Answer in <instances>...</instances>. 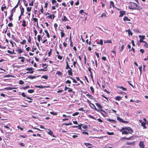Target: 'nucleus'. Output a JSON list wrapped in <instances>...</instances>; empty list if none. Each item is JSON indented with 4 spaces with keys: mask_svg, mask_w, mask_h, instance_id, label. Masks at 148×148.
<instances>
[{
    "mask_svg": "<svg viewBox=\"0 0 148 148\" xmlns=\"http://www.w3.org/2000/svg\"><path fill=\"white\" fill-rule=\"evenodd\" d=\"M35 87L36 88H49V86H42L41 85H40L39 86H35Z\"/></svg>",
    "mask_w": 148,
    "mask_h": 148,
    "instance_id": "16",
    "label": "nucleus"
},
{
    "mask_svg": "<svg viewBox=\"0 0 148 148\" xmlns=\"http://www.w3.org/2000/svg\"><path fill=\"white\" fill-rule=\"evenodd\" d=\"M34 90L32 89H29L28 90V92L30 93H32L34 92Z\"/></svg>",
    "mask_w": 148,
    "mask_h": 148,
    "instance_id": "37",
    "label": "nucleus"
},
{
    "mask_svg": "<svg viewBox=\"0 0 148 148\" xmlns=\"http://www.w3.org/2000/svg\"><path fill=\"white\" fill-rule=\"evenodd\" d=\"M7 52L8 53L11 54H15V53H14V49H13V51H11L10 50H8L7 51Z\"/></svg>",
    "mask_w": 148,
    "mask_h": 148,
    "instance_id": "30",
    "label": "nucleus"
},
{
    "mask_svg": "<svg viewBox=\"0 0 148 148\" xmlns=\"http://www.w3.org/2000/svg\"><path fill=\"white\" fill-rule=\"evenodd\" d=\"M45 33L46 34V36L48 38H49L50 37L49 34L47 30H44Z\"/></svg>",
    "mask_w": 148,
    "mask_h": 148,
    "instance_id": "22",
    "label": "nucleus"
},
{
    "mask_svg": "<svg viewBox=\"0 0 148 148\" xmlns=\"http://www.w3.org/2000/svg\"><path fill=\"white\" fill-rule=\"evenodd\" d=\"M26 42V41L24 39L20 43L21 44L24 45V44H25Z\"/></svg>",
    "mask_w": 148,
    "mask_h": 148,
    "instance_id": "39",
    "label": "nucleus"
},
{
    "mask_svg": "<svg viewBox=\"0 0 148 148\" xmlns=\"http://www.w3.org/2000/svg\"><path fill=\"white\" fill-rule=\"evenodd\" d=\"M8 26L9 27H12L13 26V24H12V23H9L8 25Z\"/></svg>",
    "mask_w": 148,
    "mask_h": 148,
    "instance_id": "64",
    "label": "nucleus"
},
{
    "mask_svg": "<svg viewBox=\"0 0 148 148\" xmlns=\"http://www.w3.org/2000/svg\"><path fill=\"white\" fill-rule=\"evenodd\" d=\"M32 9V7H28L27 8V12H29L31 11Z\"/></svg>",
    "mask_w": 148,
    "mask_h": 148,
    "instance_id": "32",
    "label": "nucleus"
},
{
    "mask_svg": "<svg viewBox=\"0 0 148 148\" xmlns=\"http://www.w3.org/2000/svg\"><path fill=\"white\" fill-rule=\"evenodd\" d=\"M139 37L140 39H141L144 40L145 39V36L144 35L143 36H140L139 35Z\"/></svg>",
    "mask_w": 148,
    "mask_h": 148,
    "instance_id": "47",
    "label": "nucleus"
},
{
    "mask_svg": "<svg viewBox=\"0 0 148 148\" xmlns=\"http://www.w3.org/2000/svg\"><path fill=\"white\" fill-rule=\"evenodd\" d=\"M126 12L125 11H120L119 13H120V14L119 16V17H122L125 14Z\"/></svg>",
    "mask_w": 148,
    "mask_h": 148,
    "instance_id": "13",
    "label": "nucleus"
},
{
    "mask_svg": "<svg viewBox=\"0 0 148 148\" xmlns=\"http://www.w3.org/2000/svg\"><path fill=\"white\" fill-rule=\"evenodd\" d=\"M62 22L69 21V20L67 18L65 15H63L62 18Z\"/></svg>",
    "mask_w": 148,
    "mask_h": 148,
    "instance_id": "7",
    "label": "nucleus"
},
{
    "mask_svg": "<svg viewBox=\"0 0 148 148\" xmlns=\"http://www.w3.org/2000/svg\"><path fill=\"white\" fill-rule=\"evenodd\" d=\"M36 77L35 76H34L32 75H30L28 77V78L30 79H33L36 78Z\"/></svg>",
    "mask_w": 148,
    "mask_h": 148,
    "instance_id": "42",
    "label": "nucleus"
},
{
    "mask_svg": "<svg viewBox=\"0 0 148 148\" xmlns=\"http://www.w3.org/2000/svg\"><path fill=\"white\" fill-rule=\"evenodd\" d=\"M34 69L32 67H31L30 68H27L26 69V70L27 71H27L26 73H30L32 74L33 73L34 71H33V69Z\"/></svg>",
    "mask_w": 148,
    "mask_h": 148,
    "instance_id": "4",
    "label": "nucleus"
},
{
    "mask_svg": "<svg viewBox=\"0 0 148 148\" xmlns=\"http://www.w3.org/2000/svg\"><path fill=\"white\" fill-rule=\"evenodd\" d=\"M50 114L53 115H58V113H54L53 112H50Z\"/></svg>",
    "mask_w": 148,
    "mask_h": 148,
    "instance_id": "50",
    "label": "nucleus"
},
{
    "mask_svg": "<svg viewBox=\"0 0 148 148\" xmlns=\"http://www.w3.org/2000/svg\"><path fill=\"white\" fill-rule=\"evenodd\" d=\"M82 127L84 129H88V126L87 125H83L82 126Z\"/></svg>",
    "mask_w": 148,
    "mask_h": 148,
    "instance_id": "46",
    "label": "nucleus"
},
{
    "mask_svg": "<svg viewBox=\"0 0 148 148\" xmlns=\"http://www.w3.org/2000/svg\"><path fill=\"white\" fill-rule=\"evenodd\" d=\"M4 126V127L8 129H10V127L9 126H10V124H8L7 125H5L4 124H3Z\"/></svg>",
    "mask_w": 148,
    "mask_h": 148,
    "instance_id": "35",
    "label": "nucleus"
},
{
    "mask_svg": "<svg viewBox=\"0 0 148 148\" xmlns=\"http://www.w3.org/2000/svg\"><path fill=\"white\" fill-rule=\"evenodd\" d=\"M97 43L100 45H103V40L101 39L100 40V42H97Z\"/></svg>",
    "mask_w": 148,
    "mask_h": 148,
    "instance_id": "44",
    "label": "nucleus"
},
{
    "mask_svg": "<svg viewBox=\"0 0 148 148\" xmlns=\"http://www.w3.org/2000/svg\"><path fill=\"white\" fill-rule=\"evenodd\" d=\"M121 97L119 96H117L116 97L115 99L116 100L119 101L121 100Z\"/></svg>",
    "mask_w": 148,
    "mask_h": 148,
    "instance_id": "31",
    "label": "nucleus"
},
{
    "mask_svg": "<svg viewBox=\"0 0 148 148\" xmlns=\"http://www.w3.org/2000/svg\"><path fill=\"white\" fill-rule=\"evenodd\" d=\"M107 121H108V122H113L114 123H116V121L115 120H114L112 119H107Z\"/></svg>",
    "mask_w": 148,
    "mask_h": 148,
    "instance_id": "23",
    "label": "nucleus"
},
{
    "mask_svg": "<svg viewBox=\"0 0 148 148\" xmlns=\"http://www.w3.org/2000/svg\"><path fill=\"white\" fill-rule=\"evenodd\" d=\"M18 59H21V61L23 62H25V58L23 57H19L18 58Z\"/></svg>",
    "mask_w": 148,
    "mask_h": 148,
    "instance_id": "24",
    "label": "nucleus"
},
{
    "mask_svg": "<svg viewBox=\"0 0 148 148\" xmlns=\"http://www.w3.org/2000/svg\"><path fill=\"white\" fill-rule=\"evenodd\" d=\"M133 132V130L130 127H125L124 130L122 131V134L127 135L129 134H132Z\"/></svg>",
    "mask_w": 148,
    "mask_h": 148,
    "instance_id": "2",
    "label": "nucleus"
},
{
    "mask_svg": "<svg viewBox=\"0 0 148 148\" xmlns=\"http://www.w3.org/2000/svg\"><path fill=\"white\" fill-rule=\"evenodd\" d=\"M22 25L23 27H25L27 26L26 21L24 19H23L22 21Z\"/></svg>",
    "mask_w": 148,
    "mask_h": 148,
    "instance_id": "12",
    "label": "nucleus"
},
{
    "mask_svg": "<svg viewBox=\"0 0 148 148\" xmlns=\"http://www.w3.org/2000/svg\"><path fill=\"white\" fill-rule=\"evenodd\" d=\"M136 136H132L129 137H127V138H126V140H133L135 139L136 138Z\"/></svg>",
    "mask_w": 148,
    "mask_h": 148,
    "instance_id": "10",
    "label": "nucleus"
},
{
    "mask_svg": "<svg viewBox=\"0 0 148 148\" xmlns=\"http://www.w3.org/2000/svg\"><path fill=\"white\" fill-rule=\"evenodd\" d=\"M16 8L14 7L13 8L12 10L11 11L10 13H12L13 14V13L15 12L16 11Z\"/></svg>",
    "mask_w": 148,
    "mask_h": 148,
    "instance_id": "38",
    "label": "nucleus"
},
{
    "mask_svg": "<svg viewBox=\"0 0 148 148\" xmlns=\"http://www.w3.org/2000/svg\"><path fill=\"white\" fill-rule=\"evenodd\" d=\"M34 0H32L31 1V2L29 3V5L30 6H33L34 5Z\"/></svg>",
    "mask_w": 148,
    "mask_h": 148,
    "instance_id": "51",
    "label": "nucleus"
},
{
    "mask_svg": "<svg viewBox=\"0 0 148 148\" xmlns=\"http://www.w3.org/2000/svg\"><path fill=\"white\" fill-rule=\"evenodd\" d=\"M68 92H71L73 91L72 89L68 87Z\"/></svg>",
    "mask_w": 148,
    "mask_h": 148,
    "instance_id": "53",
    "label": "nucleus"
},
{
    "mask_svg": "<svg viewBox=\"0 0 148 148\" xmlns=\"http://www.w3.org/2000/svg\"><path fill=\"white\" fill-rule=\"evenodd\" d=\"M117 119L120 122H122L123 121V119L119 116H117Z\"/></svg>",
    "mask_w": 148,
    "mask_h": 148,
    "instance_id": "49",
    "label": "nucleus"
},
{
    "mask_svg": "<svg viewBox=\"0 0 148 148\" xmlns=\"http://www.w3.org/2000/svg\"><path fill=\"white\" fill-rule=\"evenodd\" d=\"M135 102L138 103H142V101L140 100H136Z\"/></svg>",
    "mask_w": 148,
    "mask_h": 148,
    "instance_id": "57",
    "label": "nucleus"
},
{
    "mask_svg": "<svg viewBox=\"0 0 148 148\" xmlns=\"http://www.w3.org/2000/svg\"><path fill=\"white\" fill-rule=\"evenodd\" d=\"M128 8L132 10H140L142 9L140 6L138 5L136 3L132 2H130V5L128 7Z\"/></svg>",
    "mask_w": 148,
    "mask_h": 148,
    "instance_id": "1",
    "label": "nucleus"
},
{
    "mask_svg": "<svg viewBox=\"0 0 148 148\" xmlns=\"http://www.w3.org/2000/svg\"><path fill=\"white\" fill-rule=\"evenodd\" d=\"M128 34L129 35H130L131 36H132V32L129 29L128 30Z\"/></svg>",
    "mask_w": 148,
    "mask_h": 148,
    "instance_id": "58",
    "label": "nucleus"
},
{
    "mask_svg": "<svg viewBox=\"0 0 148 148\" xmlns=\"http://www.w3.org/2000/svg\"><path fill=\"white\" fill-rule=\"evenodd\" d=\"M144 43H145L144 46L146 47V48H148V44L147 43V42L146 41H145V42Z\"/></svg>",
    "mask_w": 148,
    "mask_h": 148,
    "instance_id": "59",
    "label": "nucleus"
},
{
    "mask_svg": "<svg viewBox=\"0 0 148 148\" xmlns=\"http://www.w3.org/2000/svg\"><path fill=\"white\" fill-rule=\"evenodd\" d=\"M139 145L141 148H144L145 145L143 141H140Z\"/></svg>",
    "mask_w": 148,
    "mask_h": 148,
    "instance_id": "9",
    "label": "nucleus"
},
{
    "mask_svg": "<svg viewBox=\"0 0 148 148\" xmlns=\"http://www.w3.org/2000/svg\"><path fill=\"white\" fill-rule=\"evenodd\" d=\"M96 105L99 108H101L102 107L101 106V105L98 103H96Z\"/></svg>",
    "mask_w": 148,
    "mask_h": 148,
    "instance_id": "43",
    "label": "nucleus"
},
{
    "mask_svg": "<svg viewBox=\"0 0 148 148\" xmlns=\"http://www.w3.org/2000/svg\"><path fill=\"white\" fill-rule=\"evenodd\" d=\"M37 40L39 42H40L41 40V36L40 35H38L37 36Z\"/></svg>",
    "mask_w": 148,
    "mask_h": 148,
    "instance_id": "41",
    "label": "nucleus"
},
{
    "mask_svg": "<svg viewBox=\"0 0 148 148\" xmlns=\"http://www.w3.org/2000/svg\"><path fill=\"white\" fill-rule=\"evenodd\" d=\"M11 15L9 17V19L10 20V21L12 20L13 19L12 18L13 16V14L12 13H11Z\"/></svg>",
    "mask_w": 148,
    "mask_h": 148,
    "instance_id": "25",
    "label": "nucleus"
},
{
    "mask_svg": "<svg viewBox=\"0 0 148 148\" xmlns=\"http://www.w3.org/2000/svg\"><path fill=\"white\" fill-rule=\"evenodd\" d=\"M21 15H23L24 12V9L22 7L21 8Z\"/></svg>",
    "mask_w": 148,
    "mask_h": 148,
    "instance_id": "29",
    "label": "nucleus"
},
{
    "mask_svg": "<svg viewBox=\"0 0 148 148\" xmlns=\"http://www.w3.org/2000/svg\"><path fill=\"white\" fill-rule=\"evenodd\" d=\"M112 43V40H107L106 41H105L104 42V43Z\"/></svg>",
    "mask_w": 148,
    "mask_h": 148,
    "instance_id": "36",
    "label": "nucleus"
},
{
    "mask_svg": "<svg viewBox=\"0 0 148 148\" xmlns=\"http://www.w3.org/2000/svg\"><path fill=\"white\" fill-rule=\"evenodd\" d=\"M8 8H7L6 6H5V4H3L2 6L1 7V10L2 11H3L4 9H7Z\"/></svg>",
    "mask_w": 148,
    "mask_h": 148,
    "instance_id": "19",
    "label": "nucleus"
},
{
    "mask_svg": "<svg viewBox=\"0 0 148 148\" xmlns=\"http://www.w3.org/2000/svg\"><path fill=\"white\" fill-rule=\"evenodd\" d=\"M107 134L109 135H113L114 134V133L113 132H107Z\"/></svg>",
    "mask_w": 148,
    "mask_h": 148,
    "instance_id": "55",
    "label": "nucleus"
},
{
    "mask_svg": "<svg viewBox=\"0 0 148 148\" xmlns=\"http://www.w3.org/2000/svg\"><path fill=\"white\" fill-rule=\"evenodd\" d=\"M1 43L0 42V48L3 49H5L6 48V47L5 46H2L1 45Z\"/></svg>",
    "mask_w": 148,
    "mask_h": 148,
    "instance_id": "56",
    "label": "nucleus"
},
{
    "mask_svg": "<svg viewBox=\"0 0 148 148\" xmlns=\"http://www.w3.org/2000/svg\"><path fill=\"white\" fill-rule=\"evenodd\" d=\"M114 2L112 1H110V8H111L112 7L114 8Z\"/></svg>",
    "mask_w": 148,
    "mask_h": 148,
    "instance_id": "17",
    "label": "nucleus"
},
{
    "mask_svg": "<svg viewBox=\"0 0 148 148\" xmlns=\"http://www.w3.org/2000/svg\"><path fill=\"white\" fill-rule=\"evenodd\" d=\"M65 69H69V70L68 71V75L72 76L73 74L72 72V69L70 67L67 61L66 62V66Z\"/></svg>",
    "mask_w": 148,
    "mask_h": 148,
    "instance_id": "3",
    "label": "nucleus"
},
{
    "mask_svg": "<svg viewBox=\"0 0 148 148\" xmlns=\"http://www.w3.org/2000/svg\"><path fill=\"white\" fill-rule=\"evenodd\" d=\"M57 56L58 58L60 60H62L63 58L62 56H61L60 55H58Z\"/></svg>",
    "mask_w": 148,
    "mask_h": 148,
    "instance_id": "40",
    "label": "nucleus"
},
{
    "mask_svg": "<svg viewBox=\"0 0 148 148\" xmlns=\"http://www.w3.org/2000/svg\"><path fill=\"white\" fill-rule=\"evenodd\" d=\"M23 97H26V98L28 99H29L30 100H32L33 99L31 98V97L27 96L25 94L24 92H22L21 94Z\"/></svg>",
    "mask_w": 148,
    "mask_h": 148,
    "instance_id": "11",
    "label": "nucleus"
},
{
    "mask_svg": "<svg viewBox=\"0 0 148 148\" xmlns=\"http://www.w3.org/2000/svg\"><path fill=\"white\" fill-rule=\"evenodd\" d=\"M48 75H44L42 76L41 78L45 79H47L48 78Z\"/></svg>",
    "mask_w": 148,
    "mask_h": 148,
    "instance_id": "34",
    "label": "nucleus"
},
{
    "mask_svg": "<svg viewBox=\"0 0 148 148\" xmlns=\"http://www.w3.org/2000/svg\"><path fill=\"white\" fill-rule=\"evenodd\" d=\"M70 78L73 80V82L74 83H77V82L76 81V80L74 79L73 78H72V77H70Z\"/></svg>",
    "mask_w": 148,
    "mask_h": 148,
    "instance_id": "62",
    "label": "nucleus"
},
{
    "mask_svg": "<svg viewBox=\"0 0 148 148\" xmlns=\"http://www.w3.org/2000/svg\"><path fill=\"white\" fill-rule=\"evenodd\" d=\"M54 27H55V29L56 30V29H57V27H58V24L56 23H55L54 25Z\"/></svg>",
    "mask_w": 148,
    "mask_h": 148,
    "instance_id": "54",
    "label": "nucleus"
},
{
    "mask_svg": "<svg viewBox=\"0 0 148 148\" xmlns=\"http://www.w3.org/2000/svg\"><path fill=\"white\" fill-rule=\"evenodd\" d=\"M43 39H44V40L42 41V42L43 43H45V42H47V38L45 37H44L43 38Z\"/></svg>",
    "mask_w": 148,
    "mask_h": 148,
    "instance_id": "45",
    "label": "nucleus"
},
{
    "mask_svg": "<svg viewBox=\"0 0 148 148\" xmlns=\"http://www.w3.org/2000/svg\"><path fill=\"white\" fill-rule=\"evenodd\" d=\"M16 51L17 52V53L18 54H21L23 52V49H21V48H20L18 47L16 50Z\"/></svg>",
    "mask_w": 148,
    "mask_h": 148,
    "instance_id": "5",
    "label": "nucleus"
},
{
    "mask_svg": "<svg viewBox=\"0 0 148 148\" xmlns=\"http://www.w3.org/2000/svg\"><path fill=\"white\" fill-rule=\"evenodd\" d=\"M29 87H30L29 86H26L25 87H22V89H24V90H25L26 89H27L29 88Z\"/></svg>",
    "mask_w": 148,
    "mask_h": 148,
    "instance_id": "52",
    "label": "nucleus"
},
{
    "mask_svg": "<svg viewBox=\"0 0 148 148\" xmlns=\"http://www.w3.org/2000/svg\"><path fill=\"white\" fill-rule=\"evenodd\" d=\"M83 125V124H79V125H78V129L79 130H82V127H81V126Z\"/></svg>",
    "mask_w": 148,
    "mask_h": 148,
    "instance_id": "61",
    "label": "nucleus"
},
{
    "mask_svg": "<svg viewBox=\"0 0 148 148\" xmlns=\"http://www.w3.org/2000/svg\"><path fill=\"white\" fill-rule=\"evenodd\" d=\"M27 38V41L29 42V43L31 44V36L30 35L29 36V37Z\"/></svg>",
    "mask_w": 148,
    "mask_h": 148,
    "instance_id": "26",
    "label": "nucleus"
},
{
    "mask_svg": "<svg viewBox=\"0 0 148 148\" xmlns=\"http://www.w3.org/2000/svg\"><path fill=\"white\" fill-rule=\"evenodd\" d=\"M117 88H119L122 90H123V91H126L127 90V89L126 88L123 87V86H118L117 87Z\"/></svg>",
    "mask_w": 148,
    "mask_h": 148,
    "instance_id": "27",
    "label": "nucleus"
},
{
    "mask_svg": "<svg viewBox=\"0 0 148 148\" xmlns=\"http://www.w3.org/2000/svg\"><path fill=\"white\" fill-rule=\"evenodd\" d=\"M5 89L7 90H12L14 89H16V88H14V87H9L6 88Z\"/></svg>",
    "mask_w": 148,
    "mask_h": 148,
    "instance_id": "28",
    "label": "nucleus"
},
{
    "mask_svg": "<svg viewBox=\"0 0 148 148\" xmlns=\"http://www.w3.org/2000/svg\"><path fill=\"white\" fill-rule=\"evenodd\" d=\"M11 37L16 42H18V41L17 39L15 37V36L14 35H12Z\"/></svg>",
    "mask_w": 148,
    "mask_h": 148,
    "instance_id": "18",
    "label": "nucleus"
},
{
    "mask_svg": "<svg viewBox=\"0 0 148 148\" xmlns=\"http://www.w3.org/2000/svg\"><path fill=\"white\" fill-rule=\"evenodd\" d=\"M139 122L141 123V126L143 127L144 129H146L147 128L146 126L145 125L146 123L145 122H142V121L141 120H140L139 121Z\"/></svg>",
    "mask_w": 148,
    "mask_h": 148,
    "instance_id": "8",
    "label": "nucleus"
},
{
    "mask_svg": "<svg viewBox=\"0 0 148 148\" xmlns=\"http://www.w3.org/2000/svg\"><path fill=\"white\" fill-rule=\"evenodd\" d=\"M60 34H61V38L64 37L65 36V34L64 33V31L63 30H61Z\"/></svg>",
    "mask_w": 148,
    "mask_h": 148,
    "instance_id": "20",
    "label": "nucleus"
},
{
    "mask_svg": "<svg viewBox=\"0 0 148 148\" xmlns=\"http://www.w3.org/2000/svg\"><path fill=\"white\" fill-rule=\"evenodd\" d=\"M86 95L90 99H93V97L91 95L88 94H86Z\"/></svg>",
    "mask_w": 148,
    "mask_h": 148,
    "instance_id": "33",
    "label": "nucleus"
},
{
    "mask_svg": "<svg viewBox=\"0 0 148 148\" xmlns=\"http://www.w3.org/2000/svg\"><path fill=\"white\" fill-rule=\"evenodd\" d=\"M126 144L127 145H132L134 146L135 145V142L134 141L131 142H127L126 143Z\"/></svg>",
    "mask_w": 148,
    "mask_h": 148,
    "instance_id": "15",
    "label": "nucleus"
},
{
    "mask_svg": "<svg viewBox=\"0 0 148 148\" xmlns=\"http://www.w3.org/2000/svg\"><path fill=\"white\" fill-rule=\"evenodd\" d=\"M101 17L103 18V17H107V16L106 15V14L103 13L101 14Z\"/></svg>",
    "mask_w": 148,
    "mask_h": 148,
    "instance_id": "60",
    "label": "nucleus"
},
{
    "mask_svg": "<svg viewBox=\"0 0 148 148\" xmlns=\"http://www.w3.org/2000/svg\"><path fill=\"white\" fill-rule=\"evenodd\" d=\"M90 90L91 91V92L92 93H93L95 91H94V89L92 86H91L90 87Z\"/></svg>",
    "mask_w": 148,
    "mask_h": 148,
    "instance_id": "48",
    "label": "nucleus"
},
{
    "mask_svg": "<svg viewBox=\"0 0 148 148\" xmlns=\"http://www.w3.org/2000/svg\"><path fill=\"white\" fill-rule=\"evenodd\" d=\"M55 17V15L53 14H50L49 16H48L47 17H48L50 19H54Z\"/></svg>",
    "mask_w": 148,
    "mask_h": 148,
    "instance_id": "14",
    "label": "nucleus"
},
{
    "mask_svg": "<svg viewBox=\"0 0 148 148\" xmlns=\"http://www.w3.org/2000/svg\"><path fill=\"white\" fill-rule=\"evenodd\" d=\"M123 20L124 21H130L131 20L127 16H125L124 17Z\"/></svg>",
    "mask_w": 148,
    "mask_h": 148,
    "instance_id": "21",
    "label": "nucleus"
},
{
    "mask_svg": "<svg viewBox=\"0 0 148 148\" xmlns=\"http://www.w3.org/2000/svg\"><path fill=\"white\" fill-rule=\"evenodd\" d=\"M32 19L33 21V23H36V25L38 27V19L37 18H32Z\"/></svg>",
    "mask_w": 148,
    "mask_h": 148,
    "instance_id": "6",
    "label": "nucleus"
},
{
    "mask_svg": "<svg viewBox=\"0 0 148 148\" xmlns=\"http://www.w3.org/2000/svg\"><path fill=\"white\" fill-rule=\"evenodd\" d=\"M125 129V127H122L121 129H119L118 130H119L121 132H122Z\"/></svg>",
    "mask_w": 148,
    "mask_h": 148,
    "instance_id": "63",
    "label": "nucleus"
}]
</instances>
